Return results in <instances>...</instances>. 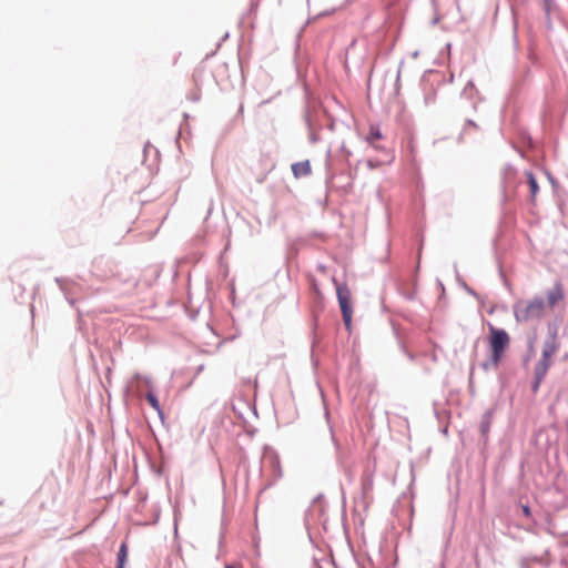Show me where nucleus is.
Masks as SVG:
<instances>
[{"label":"nucleus","mask_w":568,"mask_h":568,"mask_svg":"<svg viewBox=\"0 0 568 568\" xmlns=\"http://www.w3.org/2000/svg\"><path fill=\"white\" fill-rule=\"evenodd\" d=\"M564 297L562 286L556 283L554 287L547 293V301L550 307L555 306Z\"/></svg>","instance_id":"423d86ee"},{"label":"nucleus","mask_w":568,"mask_h":568,"mask_svg":"<svg viewBox=\"0 0 568 568\" xmlns=\"http://www.w3.org/2000/svg\"><path fill=\"white\" fill-rule=\"evenodd\" d=\"M382 138L383 134L381 132V129L378 126L372 125L369 129V133L366 138L367 142L375 149H379V146L376 144V141L381 140Z\"/></svg>","instance_id":"6e6552de"},{"label":"nucleus","mask_w":568,"mask_h":568,"mask_svg":"<svg viewBox=\"0 0 568 568\" xmlns=\"http://www.w3.org/2000/svg\"><path fill=\"white\" fill-rule=\"evenodd\" d=\"M336 292L344 324L347 329H351L353 315L351 291L345 284H336Z\"/></svg>","instance_id":"7ed1b4c3"},{"label":"nucleus","mask_w":568,"mask_h":568,"mask_svg":"<svg viewBox=\"0 0 568 568\" xmlns=\"http://www.w3.org/2000/svg\"><path fill=\"white\" fill-rule=\"evenodd\" d=\"M145 399L159 414H161L160 403L153 393L149 392L145 395Z\"/></svg>","instance_id":"f8f14e48"},{"label":"nucleus","mask_w":568,"mask_h":568,"mask_svg":"<svg viewBox=\"0 0 568 568\" xmlns=\"http://www.w3.org/2000/svg\"><path fill=\"white\" fill-rule=\"evenodd\" d=\"M292 172L296 179L307 176L312 173L311 163L308 160L293 163L292 164Z\"/></svg>","instance_id":"39448f33"},{"label":"nucleus","mask_w":568,"mask_h":568,"mask_svg":"<svg viewBox=\"0 0 568 568\" xmlns=\"http://www.w3.org/2000/svg\"><path fill=\"white\" fill-rule=\"evenodd\" d=\"M490 423H491V414L490 413H486L483 416V419H481V423H480V430H481L483 435H487L489 433Z\"/></svg>","instance_id":"9d476101"},{"label":"nucleus","mask_w":568,"mask_h":568,"mask_svg":"<svg viewBox=\"0 0 568 568\" xmlns=\"http://www.w3.org/2000/svg\"><path fill=\"white\" fill-rule=\"evenodd\" d=\"M523 513L525 514V516H530V509L528 506H523Z\"/></svg>","instance_id":"ddd939ff"},{"label":"nucleus","mask_w":568,"mask_h":568,"mask_svg":"<svg viewBox=\"0 0 568 568\" xmlns=\"http://www.w3.org/2000/svg\"><path fill=\"white\" fill-rule=\"evenodd\" d=\"M225 568H233L232 566H226Z\"/></svg>","instance_id":"2eb2a0df"},{"label":"nucleus","mask_w":568,"mask_h":568,"mask_svg":"<svg viewBox=\"0 0 568 568\" xmlns=\"http://www.w3.org/2000/svg\"><path fill=\"white\" fill-rule=\"evenodd\" d=\"M558 343L556 341V336L552 335L549 339L544 343L541 355L544 357H552L555 353L558 351Z\"/></svg>","instance_id":"0eeeda50"},{"label":"nucleus","mask_w":568,"mask_h":568,"mask_svg":"<svg viewBox=\"0 0 568 568\" xmlns=\"http://www.w3.org/2000/svg\"><path fill=\"white\" fill-rule=\"evenodd\" d=\"M526 176H527V183L529 185L530 197L534 201L538 194L539 186H538L536 178L534 176V174L531 172H527Z\"/></svg>","instance_id":"1a4fd4ad"},{"label":"nucleus","mask_w":568,"mask_h":568,"mask_svg":"<svg viewBox=\"0 0 568 568\" xmlns=\"http://www.w3.org/2000/svg\"><path fill=\"white\" fill-rule=\"evenodd\" d=\"M273 168H274V165L272 164V165L270 166V169H268V170L263 174V176H262L258 181H260V182H262V181L266 178L267 172H270Z\"/></svg>","instance_id":"4468645a"},{"label":"nucleus","mask_w":568,"mask_h":568,"mask_svg":"<svg viewBox=\"0 0 568 568\" xmlns=\"http://www.w3.org/2000/svg\"><path fill=\"white\" fill-rule=\"evenodd\" d=\"M128 557V548L125 544H122L118 552V565L116 567H124Z\"/></svg>","instance_id":"9b49d317"},{"label":"nucleus","mask_w":568,"mask_h":568,"mask_svg":"<svg viewBox=\"0 0 568 568\" xmlns=\"http://www.w3.org/2000/svg\"><path fill=\"white\" fill-rule=\"evenodd\" d=\"M489 347L491 351V361L497 366L509 345V335L504 329L489 326Z\"/></svg>","instance_id":"f03ea898"},{"label":"nucleus","mask_w":568,"mask_h":568,"mask_svg":"<svg viewBox=\"0 0 568 568\" xmlns=\"http://www.w3.org/2000/svg\"><path fill=\"white\" fill-rule=\"evenodd\" d=\"M116 568H124V567H116Z\"/></svg>","instance_id":"dca6fc26"},{"label":"nucleus","mask_w":568,"mask_h":568,"mask_svg":"<svg viewBox=\"0 0 568 568\" xmlns=\"http://www.w3.org/2000/svg\"><path fill=\"white\" fill-rule=\"evenodd\" d=\"M546 310V304L541 297H535L530 301H518L514 305V316L517 322H529L540 318Z\"/></svg>","instance_id":"f257e3e1"},{"label":"nucleus","mask_w":568,"mask_h":568,"mask_svg":"<svg viewBox=\"0 0 568 568\" xmlns=\"http://www.w3.org/2000/svg\"><path fill=\"white\" fill-rule=\"evenodd\" d=\"M551 366V358L550 357H544L540 356L538 363L535 366V384H534V390H536L539 387V384L545 378V376L548 373L549 367Z\"/></svg>","instance_id":"20e7f679"}]
</instances>
